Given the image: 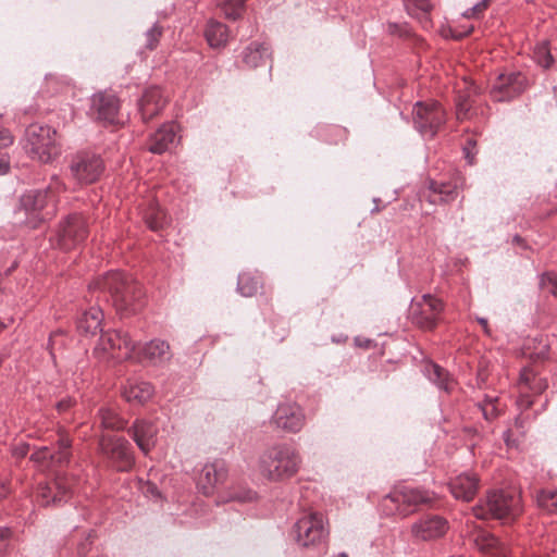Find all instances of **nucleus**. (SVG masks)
Returning a JSON list of instances; mask_svg holds the SVG:
<instances>
[{
    "mask_svg": "<svg viewBox=\"0 0 557 557\" xmlns=\"http://www.w3.org/2000/svg\"><path fill=\"white\" fill-rule=\"evenodd\" d=\"M62 187L58 177H53L46 189H35L21 197L17 213H24V221L29 227H37L42 221L50 219L54 212L55 193Z\"/></svg>",
    "mask_w": 557,
    "mask_h": 557,
    "instance_id": "obj_4",
    "label": "nucleus"
},
{
    "mask_svg": "<svg viewBox=\"0 0 557 557\" xmlns=\"http://www.w3.org/2000/svg\"><path fill=\"white\" fill-rule=\"evenodd\" d=\"M86 553H87V545L86 544H82L79 546V548H78V554L84 556V555H86Z\"/></svg>",
    "mask_w": 557,
    "mask_h": 557,
    "instance_id": "obj_60",
    "label": "nucleus"
},
{
    "mask_svg": "<svg viewBox=\"0 0 557 557\" xmlns=\"http://www.w3.org/2000/svg\"><path fill=\"white\" fill-rule=\"evenodd\" d=\"M10 534H11L10 529H8V528L0 529V555H2L8 547V541H9Z\"/></svg>",
    "mask_w": 557,
    "mask_h": 557,
    "instance_id": "obj_50",
    "label": "nucleus"
},
{
    "mask_svg": "<svg viewBox=\"0 0 557 557\" xmlns=\"http://www.w3.org/2000/svg\"><path fill=\"white\" fill-rule=\"evenodd\" d=\"M164 104L165 99L160 88L150 87L146 89L138 103V109L143 121L147 122L159 114Z\"/></svg>",
    "mask_w": 557,
    "mask_h": 557,
    "instance_id": "obj_22",
    "label": "nucleus"
},
{
    "mask_svg": "<svg viewBox=\"0 0 557 557\" xmlns=\"http://www.w3.org/2000/svg\"><path fill=\"white\" fill-rule=\"evenodd\" d=\"M296 543L305 548L318 547L329 535L324 517L318 511H304L293 528Z\"/></svg>",
    "mask_w": 557,
    "mask_h": 557,
    "instance_id": "obj_6",
    "label": "nucleus"
},
{
    "mask_svg": "<svg viewBox=\"0 0 557 557\" xmlns=\"http://www.w3.org/2000/svg\"><path fill=\"white\" fill-rule=\"evenodd\" d=\"M386 498L396 505L397 512L405 518L417 511L420 506L431 504L434 494L419 487L401 486Z\"/></svg>",
    "mask_w": 557,
    "mask_h": 557,
    "instance_id": "obj_9",
    "label": "nucleus"
},
{
    "mask_svg": "<svg viewBox=\"0 0 557 557\" xmlns=\"http://www.w3.org/2000/svg\"><path fill=\"white\" fill-rule=\"evenodd\" d=\"M430 189L437 194L443 202L451 201L457 194L456 188L447 183L431 182Z\"/></svg>",
    "mask_w": 557,
    "mask_h": 557,
    "instance_id": "obj_38",
    "label": "nucleus"
},
{
    "mask_svg": "<svg viewBox=\"0 0 557 557\" xmlns=\"http://www.w3.org/2000/svg\"><path fill=\"white\" fill-rule=\"evenodd\" d=\"M536 503L540 508L553 513L557 511V488L542 490L536 495Z\"/></svg>",
    "mask_w": 557,
    "mask_h": 557,
    "instance_id": "obj_34",
    "label": "nucleus"
},
{
    "mask_svg": "<svg viewBox=\"0 0 557 557\" xmlns=\"http://www.w3.org/2000/svg\"><path fill=\"white\" fill-rule=\"evenodd\" d=\"M260 287L259 278L249 273H240L238 275L237 289L245 297H251Z\"/></svg>",
    "mask_w": 557,
    "mask_h": 557,
    "instance_id": "obj_33",
    "label": "nucleus"
},
{
    "mask_svg": "<svg viewBox=\"0 0 557 557\" xmlns=\"http://www.w3.org/2000/svg\"><path fill=\"white\" fill-rule=\"evenodd\" d=\"M70 459L71 440L64 433L58 435L57 447L53 450L48 446H42L30 455V460L47 468L63 467L70 462Z\"/></svg>",
    "mask_w": 557,
    "mask_h": 557,
    "instance_id": "obj_11",
    "label": "nucleus"
},
{
    "mask_svg": "<svg viewBox=\"0 0 557 557\" xmlns=\"http://www.w3.org/2000/svg\"><path fill=\"white\" fill-rule=\"evenodd\" d=\"M301 463L296 448L288 444H277L267 449L259 459L262 476L278 482L294 476Z\"/></svg>",
    "mask_w": 557,
    "mask_h": 557,
    "instance_id": "obj_2",
    "label": "nucleus"
},
{
    "mask_svg": "<svg viewBox=\"0 0 557 557\" xmlns=\"http://www.w3.org/2000/svg\"><path fill=\"white\" fill-rule=\"evenodd\" d=\"M478 322L483 326L484 332L486 334L490 333L488 326H487V320L485 318H478Z\"/></svg>",
    "mask_w": 557,
    "mask_h": 557,
    "instance_id": "obj_59",
    "label": "nucleus"
},
{
    "mask_svg": "<svg viewBox=\"0 0 557 557\" xmlns=\"http://www.w3.org/2000/svg\"><path fill=\"white\" fill-rule=\"evenodd\" d=\"M414 128L423 136L433 138L446 122L445 110L438 102L418 101L412 110Z\"/></svg>",
    "mask_w": 557,
    "mask_h": 557,
    "instance_id": "obj_8",
    "label": "nucleus"
},
{
    "mask_svg": "<svg viewBox=\"0 0 557 557\" xmlns=\"http://www.w3.org/2000/svg\"><path fill=\"white\" fill-rule=\"evenodd\" d=\"M25 148L33 159L48 163L60 154L57 132L48 125H29L25 131Z\"/></svg>",
    "mask_w": 557,
    "mask_h": 557,
    "instance_id": "obj_5",
    "label": "nucleus"
},
{
    "mask_svg": "<svg viewBox=\"0 0 557 557\" xmlns=\"http://www.w3.org/2000/svg\"><path fill=\"white\" fill-rule=\"evenodd\" d=\"M206 38L211 47L224 46L228 40L227 27L216 21H210L206 28Z\"/></svg>",
    "mask_w": 557,
    "mask_h": 557,
    "instance_id": "obj_30",
    "label": "nucleus"
},
{
    "mask_svg": "<svg viewBox=\"0 0 557 557\" xmlns=\"http://www.w3.org/2000/svg\"><path fill=\"white\" fill-rule=\"evenodd\" d=\"M13 143V137L8 129L0 128V148H5Z\"/></svg>",
    "mask_w": 557,
    "mask_h": 557,
    "instance_id": "obj_51",
    "label": "nucleus"
},
{
    "mask_svg": "<svg viewBox=\"0 0 557 557\" xmlns=\"http://www.w3.org/2000/svg\"><path fill=\"white\" fill-rule=\"evenodd\" d=\"M28 451L29 445L26 443H21L13 448V455L17 458L25 457L28 454Z\"/></svg>",
    "mask_w": 557,
    "mask_h": 557,
    "instance_id": "obj_52",
    "label": "nucleus"
},
{
    "mask_svg": "<svg viewBox=\"0 0 557 557\" xmlns=\"http://www.w3.org/2000/svg\"><path fill=\"white\" fill-rule=\"evenodd\" d=\"M479 407L482 411L484 419L487 421L495 419L500 411L497 405H479Z\"/></svg>",
    "mask_w": 557,
    "mask_h": 557,
    "instance_id": "obj_45",
    "label": "nucleus"
},
{
    "mask_svg": "<svg viewBox=\"0 0 557 557\" xmlns=\"http://www.w3.org/2000/svg\"><path fill=\"white\" fill-rule=\"evenodd\" d=\"M513 242L520 245V244H522L523 239L517 235V236H515Z\"/></svg>",
    "mask_w": 557,
    "mask_h": 557,
    "instance_id": "obj_63",
    "label": "nucleus"
},
{
    "mask_svg": "<svg viewBox=\"0 0 557 557\" xmlns=\"http://www.w3.org/2000/svg\"><path fill=\"white\" fill-rule=\"evenodd\" d=\"M72 494V483L61 475L51 482L39 483L36 499L40 506L60 505L67 502Z\"/></svg>",
    "mask_w": 557,
    "mask_h": 557,
    "instance_id": "obj_13",
    "label": "nucleus"
},
{
    "mask_svg": "<svg viewBox=\"0 0 557 557\" xmlns=\"http://www.w3.org/2000/svg\"><path fill=\"white\" fill-rule=\"evenodd\" d=\"M64 332L62 330H58L53 332L49 337L48 347L50 348V354L54 357V351L64 346Z\"/></svg>",
    "mask_w": 557,
    "mask_h": 557,
    "instance_id": "obj_43",
    "label": "nucleus"
},
{
    "mask_svg": "<svg viewBox=\"0 0 557 557\" xmlns=\"http://www.w3.org/2000/svg\"><path fill=\"white\" fill-rule=\"evenodd\" d=\"M148 227L152 231H159L166 224V215L161 209H153L145 215Z\"/></svg>",
    "mask_w": 557,
    "mask_h": 557,
    "instance_id": "obj_39",
    "label": "nucleus"
},
{
    "mask_svg": "<svg viewBox=\"0 0 557 557\" xmlns=\"http://www.w3.org/2000/svg\"><path fill=\"white\" fill-rule=\"evenodd\" d=\"M518 405L524 409H528L532 405V400L529 399L528 396H521L518 400Z\"/></svg>",
    "mask_w": 557,
    "mask_h": 557,
    "instance_id": "obj_55",
    "label": "nucleus"
},
{
    "mask_svg": "<svg viewBox=\"0 0 557 557\" xmlns=\"http://www.w3.org/2000/svg\"><path fill=\"white\" fill-rule=\"evenodd\" d=\"M10 169L9 160L4 156H0V175L5 174Z\"/></svg>",
    "mask_w": 557,
    "mask_h": 557,
    "instance_id": "obj_53",
    "label": "nucleus"
},
{
    "mask_svg": "<svg viewBox=\"0 0 557 557\" xmlns=\"http://www.w3.org/2000/svg\"><path fill=\"white\" fill-rule=\"evenodd\" d=\"M448 530L445 518L434 515L420 519L411 527V534L419 541H432L442 537Z\"/></svg>",
    "mask_w": 557,
    "mask_h": 557,
    "instance_id": "obj_20",
    "label": "nucleus"
},
{
    "mask_svg": "<svg viewBox=\"0 0 557 557\" xmlns=\"http://www.w3.org/2000/svg\"><path fill=\"white\" fill-rule=\"evenodd\" d=\"M100 454L120 472L129 471L135 465L132 444L123 436L102 434L98 442Z\"/></svg>",
    "mask_w": 557,
    "mask_h": 557,
    "instance_id": "obj_7",
    "label": "nucleus"
},
{
    "mask_svg": "<svg viewBox=\"0 0 557 557\" xmlns=\"http://www.w3.org/2000/svg\"><path fill=\"white\" fill-rule=\"evenodd\" d=\"M227 470L223 460H214L203 466L198 486L205 495H210L216 485L223 483L226 479Z\"/></svg>",
    "mask_w": 557,
    "mask_h": 557,
    "instance_id": "obj_21",
    "label": "nucleus"
},
{
    "mask_svg": "<svg viewBox=\"0 0 557 557\" xmlns=\"http://www.w3.org/2000/svg\"><path fill=\"white\" fill-rule=\"evenodd\" d=\"M99 422L100 425L106 430H124L126 428V422L120 418L114 411L111 409L102 408L99 410Z\"/></svg>",
    "mask_w": 557,
    "mask_h": 557,
    "instance_id": "obj_31",
    "label": "nucleus"
},
{
    "mask_svg": "<svg viewBox=\"0 0 557 557\" xmlns=\"http://www.w3.org/2000/svg\"><path fill=\"white\" fill-rule=\"evenodd\" d=\"M498 398L492 395H485L484 400L480 405H497Z\"/></svg>",
    "mask_w": 557,
    "mask_h": 557,
    "instance_id": "obj_54",
    "label": "nucleus"
},
{
    "mask_svg": "<svg viewBox=\"0 0 557 557\" xmlns=\"http://www.w3.org/2000/svg\"><path fill=\"white\" fill-rule=\"evenodd\" d=\"M479 548L487 554L495 555L497 557H507V550L503 543L493 535L483 536L478 542Z\"/></svg>",
    "mask_w": 557,
    "mask_h": 557,
    "instance_id": "obj_32",
    "label": "nucleus"
},
{
    "mask_svg": "<svg viewBox=\"0 0 557 557\" xmlns=\"http://www.w3.org/2000/svg\"><path fill=\"white\" fill-rule=\"evenodd\" d=\"M143 493L147 496V497H151V498H159L160 497V491L158 490L157 485L154 483H151V482H146L143 487Z\"/></svg>",
    "mask_w": 557,
    "mask_h": 557,
    "instance_id": "obj_46",
    "label": "nucleus"
},
{
    "mask_svg": "<svg viewBox=\"0 0 557 557\" xmlns=\"http://www.w3.org/2000/svg\"><path fill=\"white\" fill-rule=\"evenodd\" d=\"M245 0H218V5L225 17L236 20L244 11Z\"/></svg>",
    "mask_w": 557,
    "mask_h": 557,
    "instance_id": "obj_36",
    "label": "nucleus"
},
{
    "mask_svg": "<svg viewBox=\"0 0 557 557\" xmlns=\"http://www.w3.org/2000/svg\"><path fill=\"white\" fill-rule=\"evenodd\" d=\"M443 302L430 294L422 296V301L412 307V322L421 329L432 330L436 326Z\"/></svg>",
    "mask_w": 557,
    "mask_h": 557,
    "instance_id": "obj_16",
    "label": "nucleus"
},
{
    "mask_svg": "<svg viewBox=\"0 0 557 557\" xmlns=\"http://www.w3.org/2000/svg\"><path fill=\"white\" fill-rule=\"evenodd\" d=\"M487 0H481L476 4H474L471 9H469L466 13V17H474L476 14L483 12L487 8Z\"/></svg>",
    "mask_w": 557,
    "mask_h": 557,
    "instance_id": "obj_47",
    "label": "nucleus"
},
{
    "mask_svg": "<svg viewBox=\"0 0 557 557\" xmlns=\"http://www.w3.org/2000/svg\"><path fill=\"white\" fill-rule=\"evenodd\" d=\"M269 57V48L258 42L250 44L243 52V61L250 67H257L265 63Z\"/></svg>",
    "mask_w": 557,
    "mask_h": 557,
    "instance_id": "obj_29",
    "label": "nucleus"
},
{
    "mask_svg": "<svg viewBox=\"0 0 557 557\" xmlns=\"http://www.w3.org/2000/svg\"><path fill=\"white\" fill-rule=\"evenodd\" d=\"M163 27L158 23H153L145 33V48L148 50H153L157 48L160 37L162 36Z\"/></svg>",
    "mask_w": 557,
    "mask_h": 557,
    "instance_id": "obj_37",
    "label": "nucleus"
},
{
    "mask_svg": "<svg viewBox=\"0 0 557 557\" xmlns=\"http://www.w3.org/2000/svg\"><path fill=\"white\" fill-rule=\"evenodd\" d=\"M373 201H374V203H375V207H374V209H372V212H374V211H379L380 209H379V207H377V203H379L381 200H380L379 198H374V199H373Z\"/></svg>",
    "mask_w": 557,
    "mask_h": 557,
    "instance_id": "obj_62",
    "label": "nucleus"
},
{
    "mask_svg": "<svg viewBox=\"0 0 557 557\" xmlns=\"http://www.w3.org/2000/svg\"><path fill=\"white\" fill-rule=\"evenodd\" d=\"M87 236V222L81 214H72L61 224L58 239L59 246L69 250L85 240Z\"/></svg>",
    "mask_w": 557,
    "mask_h": 557,
    "instance_id": "obj_15",
    "label": "nucleus"
},
{
    "mask_svg": "<svg viewBox=\"0 0 557 557\" xmlns=\"http://www.w3.org/2000/svg\"><path fill=\"white\" fill-rule=\"evenodd\" d=\"M527 85V77L520 72L500 74L493 83L490 94L494 101H510L521 95Z\"/></svg>",
    "mask_w": 557,
    "mask_h": 557,
    "instance_id": "obj_12",
    "label": "nucleus"
},
{
    "mask_svg": "<svg viewBox=\"0 0 557 557\" xmlns=\"http://www.w3.org/2000/svg\"><path fill=\"white\" fill-rule=\"evenodd\" d=\"M100 347L104 351H110L112 358L129 359L137 352L138 344L123 331H112L102 333L100 336Z\"/></svg>",
    "mask_w": 557,
    "mask_h": 557,
    "instance_id": "obj_14",
    "label": "nucleus"
},
{
    "mask_svg": "<svg viewBox=\"0 0 557 557\" xmlns=\"http://www.w3.org/2000/svg\"><path fill=\"white\" fill-rule=\"evenodd\" d=\"M46 83L48 86H53V91L58 92L63 89V86L70 84V79L63 76L50 74L46 76Z\"/></svg>",
    "mask_w": 557,
    "mask_h": 557,
    "instance_id": "obj_44",
    "label": "nucleus"
},
{
    "mask_svg": "<svg viewBox=\"0 0 557 557\" xmlns=\"http://www.w3.org/2000/svg\"><path fill=\"white\" fill-rule=\"evenodd\" d=\"M337 557H348L346 553H339Z\"/></svg>",
    "mask_w": 557,
    "mask_h": 557,
    "instance_id": "obj_64",
    "label": "nucleus"
},
{
    "mask_svg": "<svg viewBox=\"0 0 557 557\" xmlns=\"http://www.w3.org/2000/svg\"><path fill=\"white\" fill-rule=\"evenodd\" d=\"M103 320V312L98 307H91L85 311L77 320V331L86 336H94L99 331Z\"/></svg>",
    "mask_w": 557,
    "mask_h": 557,
    "instance_id": "obj_27",
    "label": "nucleus"
},
{
    "mask_svg": "<svg viewBox=\"0 0 557 557\" xmlns=\"http://www.w3.org/2000/svg\"><path fill=\"white\" fill-rule=\"evenodd\" d=\"M471 106L468 95H458L456 100V116L459 121L468 119Z\"/></svg>",
    "mask_w": 557,
    "mask_h": 557,
    "instance_id": "obj_41",
    "label": "nucleus"
},
{
    "mask_svg": "<svg viewBox=\"0 0 557 557\" xmlns=\"http://www.w3.org/2000/svg\"><path fill=\"white\" fill-rule=\"evenodd\" d=\"M475 144V140L468 139L467 145L463 147L465 157L468 160L469 164H473L474 162L475 152H473L472 150L474 149Z\"/></svg>",
    "mask_w": 557,
    "mask_h": 557,
    "instance_id": "obj_49",
    "label": "nucleus"
},
{
    "mask_svg": "<svg viewBox=\"0 0 557 557\" xmlns=\"http://www.w3.org/2000/svg\"><path fill=\"white\" fill-rule=\"evenodd\" d=\"M109 294L112 306L123 318L137 313L145 306L141 285L131 275L120 271H110L89 285Z\"/></svg>",
    "mask_w": 557,
    "mask_h": 557,
    "instance_id": "obj_1",
    "label": "nucleus"
},
{
    "mask_svg": "<svg viewBox=\"0 0 557 557\" xmlns=\"http://www.w3.org/2000/svg\"><path fill=\"white\" fill-rule=\"evenodd\" d=\"M120 101L109 91H101L91 97V117L108 124L119 123Z\"/></svg>",
    "mask_w": 557,
    "mask_h": 557,
    "instance_id": "obj_17",
    "label": "nucleus"
},
{
    "mask_svg": "<svg viewBox=\"0 0 557 557\" xmlns=\"http://www.w3.org/2000/svg\"><path fill=\"white\" fill-rule=\"evenodd\" d=\"M478 519H496L503 523L513 522L522 512L520 494L516 491H493L486 499L473 508Z\"/></svg>",
    "mask_w": 557,
    "mask_h": 557,
    "instance_id": "obj_3",
    "label": "nucleus"
},
{
    "mask_svg": "<svg viewBox=\"0 0 557 557\" xmlns=\"http://www.w3.org/2000/svg\"><path fill=\"white\" fill-rule=\"evenodd\" d=\"M153 393L154 388L149 382L133 380L123 387L122 396L127 403L143 405L152 397Z\"/></svg>",
    "mask_w": 557,
    "mask_h": 557,
    "instance_id": "obj_26",
    "label": "nucleus"
},
{
    "mask_svg": "<svg viewBox=\"0 0 557 557\" xmlns=\"http://www.w3.org/2000/svg\"><path fill=\"white\" fill-rule=\"evenodd\" d=\"M74 404L75 400L73 398L66 397L58 401L55 404V408L59 411V413H65L73 407Z\"/></svg>",
    "mask_w": 557,
    "mask_h": 557,
    "instance_id": "obj_48",
    "label": "nucleus"
},
{
    "mask_svg": "<svg viewBox=\"0 0 557 557\" xmlns=\"http://www.w3.org/2000/svg\"><path fill=\"white\" fill-rule=\"evenodd\" d=\"M540 287L557 298V274L553 272L542 274L540 278Z\"/></svg>",
    "mask_w": 557,
    "mask_h": 557,
    "instance_id": "obj_40",
    "label": "nucleus"
},
{
    "mask_svg": "<svg viewBox=\"0 0 557 557\" xmlns=\"http://www.w3.org/2000/svg\"><path fill=\"white\" fill-rule=\"evenodd\" d=\"M255 496H256V493L248 491L247 493H245V495L236 496L235 498L240 502H249V500H252L255 498Z\"/></svg>",
    "mask_w": 557,
    "mask_h": 557,
    "instance_id": "obj_56",
    "label": "nucleus"
},
{
    "mask_svg": "<svg viewBox=\"0 0 557 557\" xmlns=\"http://www.w3.org/2000/svg\"><path fill=\"white\" fill-rule=\"evenodd\" d=\"M127 433L144 455H148L157 444L158 426L149 420L136 419Z\"/></svg>",
    "mask_w": 557,
    "mask_h": 557,
    "instance_id": "obj_19",
    "label": "nucleus"
},
{
    "mask_svg": "<svg viewBox=\"0 0 557 557\" xmlns=\"http://www.w3.org/2000/svg\"><path fill=\"white\" fill-rule=\"evenodd\" d=\"M398 29H399V26L395 23H388L387 25V32L389 34H397L398 33Z\"/></svg>",
    "mask_w": 557,
    "mask_h": 557,
    "instance_id": "obj_57",
    "label": "nucleus"
},
{
    "mask_svg": "<svg viewBox=\"0 0 557 557\" xmlns=\"http://www.w3.org/2000/svg\"><path fill=\"white\" fill-rule=\"evenodd\" d=\"M137 351L143 359L153 366L163 364L172 357L170 345L162 339H152L144 346H137Z\"/></svg>",
    "mask_w": 557,
    "mask_h": 557,
    "instance_id": "obj_23",
    "label": "nucleus"
},
{
    "mask_svg": "<svg viewBox=\"0 0 557 557\" xmlns=\"http://www.w3.org/2000/svg\"><path fill=\"white\" fill-rule=\"evenodd\" d=\"M272 422L277 429L288 433H297L305 425V413L296 403L280 404L272 416Z\"/></svg>",
    "mask_w": 557,
    "mask_h": 557,
    "instance_id": "obj_18",
    "label": "nucleus"
},
{
    "mask_svg": "<svg viewBox=\"0 0 557 557\" xmlns=\"http://www.w3.org/2000/svg\"><path fill=\"white\" fill-rule=\"evenodd\" d=\"M479 480L474 474L462 473L449 483V490L456 499L471 500L478 492Z\"/></svg>",
    "mask_w": 557,
    "mask_h": 557,
    "instance_id": "obj_25",
    "label": "nucleus"
},
{
    "mask_svg": "<svg viewBox=\"0 0 557 557\" xmlns=\"http://www.w3.org/2000/svg\"><path fill=\"white\" fill-rule=\"evenodd\" d=\"M103 170V160L94 152H79L72 158L70 163L71 175L79 184L96 182Z\"/></svg>",
    "mask_w": 557,
    "mask_h": 557,
    "instance_id": "obj_10",
    "label": "nucleus"
},
{
    "mask_svg": "<svg viewBox=\"0 0 557 557\" xmlns=\"http://www.w3.org/2000/svg\"><path fill=\"white\" fill-rule=\"evenodd\" d=\"M424 375L440 389L450 393L454 387V380L449 372L434 362H428L423 368Z\"/></svg>",
    "mask_w": 557,
    "mask_h": 557,
    "instance_id": "obj_28",
    "label": "nucleus"
},
{
    "mask_svg": "<svg viewBox=\"0 0 557 557\" xmlns=\"http://www.w3.org/2000/svg\"><path fill=\"white\" fill-rule=\"evenodd\" d=\"M176 141V127L173 123L163 124L149 138L148 150L161 154L169 151Z\"/></svg>",
    "mask_w": 557,
    "mask_h": 557,
    "instance_id": "obj_24",
    "label": "nucleus"
},
{
    "mask_svg": "<svg viewBox=\"0 0 557 557\" xmlns=\"http://www.w3.org/2000/svg\"><path fill=\"white\" fill-rule=\"evenodd\" d=\"M534 55H535L536 62L541 66H543L545 69L550 66V64L553 62V57H552L550 52L547 50L545 45L539 46L534 52Z\"/></svg>",
    "mask_w": 557,
    "mask_h": 557,
    "instance_id": "obj_42",
    "label": "nucleus"
},
{
    "mask_svg": "<svg viewBox=\"0 0 557 557\" xmlns=\"http://www.w3.org/2000/svg\"><path fill=\"white\" fill-rule=\"evenodd\" d=\"M9 490L3 481H0V497H5Z\"/></svg>",
    "mask_w": 557,
    "mask_h": 557,
    "instance_id": "obj_58",
    "label": "nucleus"
},
{
    "mask_svg": "<svg viewBox=\"0 0 557 557\" xmlns=\"http://www.w3.org/2000/svg\"><path fill=\"white\" fill-rule=\"evenodd\" d=\"M504 440H505V442H506V444H507L508 446H510V445H511V443H510V441H509V431H507V432H505V433H504Z\"/></svg>",
    "mask_w": 557,
    "mask_h": 557,
    "instance_id": "obj_61",
    "label": "nucleus"
},
{
    "mask_svg": "<svg viewBox=\"0 0 557 557\" xmlns=\"http://www.w3.org/2000/svg\"><path fill=\"white\" fill-rule=\"evenodd\" d=\"M409 15L417 18H424L432 9L429 0H403Z\"/></svg>",
    "mask_w": 557,
    "mask_h": 557,
    "instance_id": "obj_35",
    "label": "nucleus"
}]
</instances>
